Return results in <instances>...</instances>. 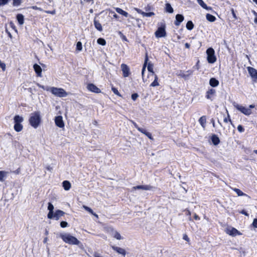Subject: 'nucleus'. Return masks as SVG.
<instances>
[{"label":"nucleus","mask_w":257,"mask_h":257,"mask_svg":"<svg viewBox=\"0 0 257 257\" xmlns=\"http://www.w3.org/2000/svg\"><path fill=\"white\" fill-rule=\"evenodd\" d=\"M60 236L66 243L75 245H79L80 243V242L76 237L68 233L61 234Z\"/></svg>","instance_id":"1"},{"label":"nucleus","mask_w":257,"mask_h":257,"mask_svg":"<svg viewBox=\"0 0 257 257\" xmlns=\"http://www.w3.org/2000/svg\"><path fill=\"white\" fill-rule=\"evenodd\" d=\"M48 90H50V91L54 96L59 97H66L68 95V93L62 88L51 87V88H48Z\"/></svg>","instance_id":"2"},{"label":"nucleus","mask_w":257,"mask_h":257,"mask_svg":"<svg viewBox=\"0 0 257 257\" xmlns=\"http://www.w3.org/2000/svg\"><path fill=\"white\" fill-rule=\"evenodd\" d=\"M29 122L32 127L37 128L41 122V118L38 113H34L30 117Z\"/></svg>","instance_id":"3"},{"label":"nucleus","mask_w":257,"mask_h":257,"mask_svg":"<svg viewBox=\"0 0 257 257\" xmlns=\"http://www.w3.org/2000/svg\"><path fill=\"white\" fill-rule=\"evenodd\" d=\"M14 130L17 132H21L23 128V126L22 124V122L24 121V118L22 116L19 115H16L14 118Z\"/></svg>","instance_id":"4"},{"label":"nucleus","mask_w":257,"mask_h":257,"mask_svg":"<svg viewBox=\"0 0 257 257\" xmlns=\"http://www.w3.org/2000/svg\"><path fill=\"white\" fill-rule=\"evenodd\" d=\"M207 55V60L209 63L213 64L216 61V57L215 55V51L212 48H209L206 50Z\"/></svg>","instance_id":"5"},{"label":"nucleus","mask_w":257,"mask_h":257,"mask_svg":"<svg viewBox=\"0 0 257 257\" xmlns=\"http://www.w3.org/2000/svg\"><path fill=\"white\" fill-rule=\"evenodd\" d=\"M108 231L110 234L111 236L117 240L123 239V237L121 236L120 234L112 227H109L108 229Z\"/></svg>","instance_id":"6"},{"label":"nucleus","mask_w":257,"mask_h":257,"mask_svg":"<svg viewBox=\"0 0 257 257\" xmlns=\"http://www.w3.org/2000/svg\"><path fill=\"white\" fill-rule=\"evenodd\" d=\"M247 69L253 81L257 82V70L251 67H247Z\"/></svg>","instance_id":"7"},{"label":"nucleus","mask_w":257,"mask_h":257,"mask_svg":"<svg viewBox=\"0 0 257 257\" xmlns=\"http://www.w3.org/2000/svg\"><path fill=\"white\" fill-rule=\"evenodd\" d=\"M155 36L158 38L165 37L166 36L165 26L159 28L155 32Z\"/></svg>","instance_id":"8"},{"label":"nucleus","mask_w":257,"mask_h":257,"mask_svg":"<svg viewBox=\"0 0 257 257\" xmlns=\"http://www.w3.org/2000/svg\"><path fill=\"white\" fill-rule=\"evenodd\" d=\"M55 123L56 126L62 128L64 127L65 124L61 116H57L55 118Z\"/></svg>","instance_id":"9"},{"label":"nucleus","mask_w":257,"mask_h":257,"mask_svg":"<svg viewBox=\"0 0 257 257\" xmlns=\"http://www.w3.org/2000/svg\"><path fill=\"white\" fill-rule=\"evenodd\" d=\"M120 67L122 72L123 76L124 77H128L131 74L130 70L128 66L125 64H122Z\"/></svg>","instance_id":"10"},{"label":"nucleus","mask_w":257,"mask_h":257,"mask_svg":"<svg viewBox=\"0 0 257 257\" xmlns=\"http://www.w3.org/2000/svg\"><path fill=\"white\" fill-rule=\"evenodd\" d=\"M87 88L88 90L94 93H99L101 92L100 89L92 83L88 84Z\"/></svg>","instance_id":"11"},{"label":"nucleus","mask_w":257,"mask_h":257,"mask_svg":"<svg viewBox=\"0 0 257 257\" xmlns=\"http://www.w3.org/2000/svg\"><path fill=\"white\" fill-rule=\"evenodd\" d=\"M226 232L227 234L232 236H236L237 235L240 234L239 231L236 229L231 227L226 228Z\"/></svg>","instance_id":"12"},{"label":"nucleus","mask_w":257,"mask_h":257,"mask_svg":"<svg viewBox=\"0 0 257 257\" xmlns=\"http://www.w3.org/2000/svg\"><path fill=\"white\" fill-rule=\"evenodd\" d=\"M111 248H112L113 250L117 252L118 254H121L123 256H124L126 254V251L124 249L122 248L115 246L114 245H112Z\"/></svg>","instance_id":"13"},{"label":"nucleus","mask_w":257,"mask_h":257,"mask_svg":"<svg viewBox=\"0 0 257 257\" xmlns=\"http://www.w3.org/2000/svg\"><path fill=\"white\" fill-rule=\"evenodd\" d=\"M34 70L35 72L36 73L37 75L39 77L42 76V68L38 64H35L33 66Z\"/></svg>","instance_id":"14"},{"label":"nucleus","mask_w":257,"mask_h":257,"mask_svg":"<svg viewBox=\"0 0 257 257\" xmlns=\"http://www.w3.org/2000/svg\"><path fill=\"white\" fill-rule=\"evenodd\" d=\"M152 188V187L149 185H139L133 187V189H142L145 190H151Z\"/></svg>","instance_id":"15"},{"label":"nucleus","mask_w":257,"mask_h":257,"mask_svg":"<svg viewBox=\"0 0 257 257\" xmlns=\"http://www.w3.org/2000/svg\"><path fill=\"white\" fill-rule=\"evenodd\" d=\"M234 107H235L238 111H239L241 112H247L249 110V108H245V107L239 105L237 104H235L234 105Z\"/></svg>","instance_id":"16"},{"label":"nucleus","mask_w":257,"mask_h":257,"mask_svg":"<svg viewBox=\"0 0 257 257\" xmlns=\"http://www.w3.org/2000/svg\"><path fill=\"white\" fill-rule=\"evenodd\" d=\"M184 20V17L182 15L177 14L176 16V21L175 24L176 26H179L180 23Z\"/></svg>","instance_id":"17"},{"label":"nucleus","mask_w":257,"mask_h":257,"mask_svg":"<svg viewBox=\"0 0 257 257\" xmlns=\"http://www.w3.org/2000/svg\"><path fill=\"white\" fill-rule=\"evenodd\" d=\"M65 214V212L60 210H57L55 211L54 214V218L56 220L59 219L61 216H63Z\"/></svg>","instance_id":"18"},{"label":"nucleus","mask_w":257,"mask_h":257,"mask_svg":"<svg viewBox=\"0 0 257 257\" xmlns=\"http://www.w3.org/2000/svg\"><path fill=\"white\" fill-rule=\"evenodd\" d=\"M219 84V81L215 78H211L209 80V84L212 87H217Z\"/></svg>","instance_id":"19"},{"label":"nucleus","mask_w":257,"mask_h":257,"mask_svg":"<svg viewBox=\"0 0 257 257\" xmlns=\"http://www.w3.org/2000/svg\"><path fill=\"white\" fill-rule=\"evenodd\" d=\"M9 174V172L5 171H0V182H4Z\"/></svg>","instance_id":"20"},{"label":"nucleus","mask_w":257,"mask_h":257,"mask_svg":"<svg viewBox=\"0 0 257 257\" xmlns=\"http://www.w3.org/2000/svg\"><path fill=\"white\" fill-rule=\"evenodd\" d=\"M231 189L233 190L234 191H235L238 196H247L248 198H250V196H248L247 194L242 192L239 189L235 188H231Z\"/></svg>","instance_id":"21"},{"label":"nucleus","mask_w":257,"mask_h":257,"mask_svg":"<svg viewBox=\"0 0 257 257\" xmlns=\"http://www.w3.org/2000/svg\"><path fill=\"white\" fill-rule=\"evenodd\" d=\"M62 184H63V187L64 189L66 191L69 190L70 189L71 186V183H70V182L68 181H67V180L64 181L62 183Z\"/></svg>","instance_id":"22"},{"label":"nucleus","mask_w":257,"mask_h":257,"mask_svg":"<svg viewBox=\"0 0 257 257\" xmlns=\"http://www.w3.org/2000/svg\"><path fill=\"white\" fill-rule=\"evenodd\" d=\"M17 19L19 24L22 25L24 23V17L22 14H18L17 16Z\"/></svg>","instance_id":"23"},{"label":"nucleus","mask_w":257,"mask_h":257,"mask_svg":"<svg viewBox=\"0 0 257 257\" xmlns=\"http://www.w3.org/2000/svg\"><path fill=\"white\" fill-rule=\"evenodd\" d=\"M215 93V90L213 89H210L207 92L206 97L208 99H212V97Z\"/></svg>","instance_id":"24"},{"label":"nucleus","mask_w":257,"mask_h":257,"mask_svg":"<svg viewBox=\"0 0 257 257\" xmlns=\"http://www.w3.org/2000/svg\"><path fill=\"white\" fill-rule=\"evenodd\" d=\"M94 25L95 28L99 31L101 32L102 31V27L101 24L97 20L94 19Z\"/></svg>","instance_id":"25"},{"label":"nucleus","mask_w":257,"mask_h":257,"mask_svg":"<svg viewBox=\"0 0 257 257\" xmlns=\"http://www.w3.org/2000/svg\"><path fill=\"white\" fill-rule=\"evenodd\" d=\"M211 141H212V143L214 145H217L220 142L219 138L215 135H213L212 136Z\"/></svg>","instance_id":"26"},{"label":"nucleus","mask_w":257,"mask_h":257,"mask_svg":"<svg viewBox=\"0 0 257 257\" xmlns=\"http://www.w3.org/2000/svg\"><path fill=\"white\" fill-rule=\"evenodd\" d=\"M198 3L204 9L207 10H211V7H208L207 5L204 3L202 0H197Z\"/></svg>","instance_id":"27"},{"label":"nucleus","mask_w":257,"mask_h":257,"mask_svg":"<svg viewBox=\"0 0 257 257\" xmlns=\"http://www.w3.org/2000/svg\"><path fill=\"white\" fill-rule=\"evenodd\" d=\"M115 11L118 14H120L121 15L124 16L125 17H127L128 16V13L127 12L124 11L123 10H122L120 8H115Z\"/></svg>","instance_id":"28"},{"label":"nucleus","mask_w":257,"mask_h":257,"mask_svg":"<svg viewBox=\"0 0 257 257\" xmlns=\"http://www.w3.org/2000/svg\"><path fill=\"white\" fill-rule=\"evenodd\" d=\"M148 61V58L147 55L146 54V58H145V63H144V66H143V69H142V77H144V72H145V71L146 70V66L147 65V63ZM143 79L144 82H145L144 78H143Z\"/></svg>","instance_id":"29"},{"label":"nucleus","mask_w":257,"mask_h":257,"mask_svg":"<svg viewBox=\"0 0 257 257\" xmlns=\"http://www.w3.org/2000/svg\"><path fill=\"white\" fill-rule=\"evenodd\" d=\"M206 19L210 22H213L216 20V18L209 14H207L206 16Z\"/></svg>","instance_id":"30"},{"label":"nucleus","mask_w":257,"mask_h":257,"mask_svg":"<svg viewBox=\"0 0 257 257\" xmlns=\"http://www.w3.org/2000/svg\"><path fill=\"white\" fill-rule=\"evenodd\" d=\"M155 79L154 81L151 84L150 86L152 87H156L159 85V83L158 81V76L157 75L154 74Z\"/></svg>","instance_id":"31"},{"label":"nucleus","mask_w":257,"mask_h":257,"mask_svg":"<svg viewBox=\"0 0 257 257\" xmlns=\"http://www.w3.org/2000/svg\"><path fill=\"white\" fill-rule=\"evenodd\" d=\"M165 10L167 12L169 13H172L173 12V9L169 3L166 4Z\"/></svg>","instance_id":"32"},{"label":"nucleus","mask_w":257,"mask_h":257,"mask_svg":"<svg viewBox=\"0 0 257 257\" xmlns=\"http://www.w3.org/2000/svg\"><path fill=\"white\" fill-rule=\"evenodd\" d=\"M199 122L201 124V125L203 127H205V123H206V117L203 116H202L200 118H199Z\"/></svg>","instance_id":"33"},{"label":"nucleus","mask_w":257,"mask_h":257,"mask_svg":"<svg viewBox=\"0 0 257 257\" xmlns=\"http://www.w3.org/2000/svg\"><path fill=\"white\" fill-rule=\"evenodd\" d=\"M194 28V24L191 21H188L186 24V28L189 30H191Z\"/></svg>","instance_id":"34"},{"label":"nucleus","mask_w":257,"mask_h":257,"mask_svg":"<svg viewBox=\"0 0 257 257\" xmlns=\"http://www.w3.org/2000/svg\"><path fill=\"white\" fill-rule=\"evenodd\" d=\"M153 67H154V66L153 65V64L151 63H148V70L149 72H151L152 73L153 75H154V72L153 71Z\"/></svg>","instance_id":"35"},{"label":"nucleus","mask_w":257,"mask_h":257,"mask_svg":"<svg viewBox=\"0 0 257 257\" xmlns=\"http://www.w3.org/2000/svg\"><path fill=\"white\" fill-rule=\"evenodd\" d=\"M97 43L102 46H104L106 44L105 40L103 38H99L97 40Z\"/></svg>","instance_id":"36"},{"label":"nucleus","mask_w":257,"mask_h":257,"mask_svg":"<svg viewBox=\"0 0 257 257\" xmlns=\"http://www.w3.org/2000/svg\"><path fill=\"white\" fill-rule=\"evenodd\" d=\"M142 15L143 17H150L154 16L155 14L153 12L145 13L143 12V13H142Z\"/></svg>","instance_id":"37"},{"label":"nucleus","mask_w":257,"mask_h":257,"mask_svg":"<svg viewBox=\"0 0 257 257\" xmlns=\"http://www.w3.org/2000/svg\"><path fill=\"white\" fill-rule=\"evenodd\" d=\"M22 2V0H13V5L14 6H19Z\"/></svg>","instance_id":"38"},{"label":"nucleus","mask_w":257,"mask_h":257,"mask_svg":"<svg viewBox=\"0 0 257 257\" xmlns=\"http://www.w3.org/2000/svg\"><path fill=\"white\" fill-rule=\"evenodd\" d=\"M37 85L39 87L45 90L48 91H50V90H48V88H51V87H49V86H46H46H45L44 85H42L40 84L39 83H37Z\"/></svg>","instance_id":"39"},{"label":"nucleus","mask_w":257,"mask_h":257,"mask_svg":"<svg viewBox=\"0 0 257 257\" xmlns=\"http://www.w3.org/2000/svg\"><path fill=\"white\" fill-rule=\"evenodd\" d=\"M83 208L87 211H88V212H89L90 213H91V214H93V210L90 208H89V207L86 206V205H83Z\"/></svg>","instance_id":"40"},{"label":"nucleus","mask_w":257,"mask_h":257,"mask_svg":"<svg viewBox=\"0 0 257 257\" xmlns=\"http://www.w3.org/2000/svg\"><path fill=\"white\" fill-rule=\"evenodd\" d=\"M111 90H112V91H113V92L115 94H116V95H118V96H120V97H121V95H120V94L119 93L118 91L117 90V89L116 88H115V87H112L111 88Z\"/></svg>","instance_id":"41"},{"label":"nucleus","mask_w":257,"mask_h":257,"mask_svg":"<svg viewBox=\"0 0 257 257\" xmlns=\"http://www.w3.org/2000/svg\"><path fill=\"white\" fill-rule=\"evenodd\" d=\"M76 48L78 51H81L82 49V44L80 42H78L76 44Z\"/></svg>","instance_id":"42"},{"label":"nucleus","mask_w":257,"mask_h":257,"mask_svg":"<svg viewBox=\"0 0 257 257\" xmlns=\"http://www.w3.org/2000/svg\"><path fill=\"white\" fill-rule=\"evenodd\" d=\"M138 131L146 136H147V134L149 133V132H148L146 130L141 127L140 128H138Z\"/></svg>","instance_id":"43"},{"label":"nucleus","mask_w":257,"mask_h":257,"mask_svg":"<svg viewBox=\"0 0 257 257\" xmlns=\"http://www.w3.org/2000/svg\"><path fill=\"white\" fill-rule=\"evenodd\" d=\"M48 209L49 210V211H53L54 206L50 202L48 203Z\"/></svg>","instance_id":"44"},{"label":"nucleus","mask_w":257,"mask_h":257,"mask_svg":"<svg viewBox=\"0 0 257 257\" xmlns=\"http://www.w3.org/2000/svg\"><path fill=\"white\" fill-rule=\"evenodd\" d=\"M0 67L2 69L3 71H5L6 69V65L4 63L2 62L0 60Z\"/></svg>","instance_id":"45"},{"label":"nucleus","mask_w":257,"mask_h":257,"mask_svg":"<svg viewBox=\"0 0 257 257\" xmlns=\"http://www.w3.org/2000/svg\"><path fill=\"white\" fill-rule=\"evenodd\" d=\"M67 225H68V223L66 221H63L60 222V226L62 228L66 227L67 226Z\"/></svg>","instance_id":"46"},{"label":"nucleus","mask_w":257,"mask_h":257,"mask_svg":"<svg viewBox=\"0 0 257 257\" xmlns=\"http://www.w3.org/2000/svg\"><path fill=\"white\" fill-rule=\"evenodd\" d=\"M54 214L53 211H49L48 214V218L49 219L54 218Z\"/></svg>","instance_id":"47"},{"label":"nucleus","mask_w":257,"mask_h":257,"mask_svg":"<svg viewBox=\"0 0 257 257\" xmlns=\"http://www.w3.org/2000/svg\"><path fill=\"white\" fill-rule=\"evenodd\" d=\"M9 2V0H0V6L6 5Z\"/></svg>","instance_id":"48"},{"label":"nucleus","mask_w":257,"mask_h":257,"mask_svg":"<svg viewBox=\"0 0 257 257\" xmlns=\"http://www.w3.org/2000/svg\"><path fill=\"white\" fill-rule=\"evenodd\" d=\"M227 117H225L224 118V121L225 122H227L228 121H230V122H231V119L230 118V116L229 115V113H227Z\"/></svg>","instance_id":"49"},{"label":"nucleus","mask_w":257,"mask_h":257,"mask_svg":"<svg viewBox=\"0 0 257 257\" xmlns=\"http://www.w3.org/2000/svg\"><path fill=\"white\" fill-rule=\"evenodd\" d=\"M138 96H139L137 93H134L132 95V98L133 100H136Z\"/></svg>","instance_id":"50"},{"label":"nucleus","mask_w":257,"mask_h":257,"mask_svg":"<svg viewBox=\"0 0 257 257\" xmlns=\"http://www.w3.org/2000/svg\"><path fill=\"white\" fill-rule=\"evenodd\" d=\"M252 225L254 227L257 228V219L256 218H255L253 219Z\"/></svg>","instance_id":"51"},{"label":"nucleus","mask_w":257,"mask_h":257,"mask_svg":"<svg viewBox=\"0 0 257 257\" xmlns=\"http://www.w3.org/2000/svg\"><path fill=\"white\" fill-rule=\"evenodd\" d=\"M47 14H52V15H55L56 14V11L55 10L52 11H44Z\"/></svg>","instance_id":"52"},{"label":"nucleus","mask_w":257,"mask_h":257,"mask_svg":"<svg viewBox=\"0 0 257 257\" xmlns=\"http://www.w3.org/2000/svg\"><path fill=\"white\" fill-rule=\"evenodd\" d=\"M177 75L181 77H185V75L184 74V73L182 71H180L179 72L177 73Z\"/></svg>","instance_id":"53"},{"label":"nucleus","mask_w":257,"mask_h":257,"mask_svg":"<svg viewBox=\"0 0 257 257\" xmlns=\"http://www.w3.org/2000/svg\"><path fill=\"white\" fill-rule=\"evenodd\" d=\"M31 9H33V10H39L40 11H42L43 10L40 8H39L36 6H32L31 7Z\"/></svg>","instance_id":"54"},{"label":"nucleus","mask_w":257,"mask_h":257,"mask_svg":"<svg viewBox=\"0 0 257 257\" xmlns=\"http://www.w3.org/2000/svg\"><path fill=\"white\" fill-rule=\"evenodd\" d=\"M237 130L239 132H243L244 131V128L241 125H239L237 126Z\"/></svg>","instance_id":"55"},{"label":"nucleus","mask_w":257,"mask_h":257,"mask_svg":"<svg viewBox=\"0 0 257 257\" xmlns=\"http://www.w3.org/2000/svg\"><path fill=\"white\" fill-rule=\"evenodd\" d=\"M131 122L134 124V126L138 130V128H140L138 125L133 120H131Z\"/></svg>","instance_id":"56"},{"label":"nucleus","mask_w":257,"mask_h":257,"mask_svg":"<svg viewBox=\"0 0 257 257\" xmlns=\"http://www.w3.org/2000/svg\"><path fill=\"white\" fill-rule=\"evenodd\" d=\"M10 25L11 27H12V28H13L14 30H15V31L16 32L17 31V29H16V27L15 26V25L13 22H10Z\"/></svg>","instance_id":"57"},{"label":"nucleus","mask_w":257,"mask_h":257,"mask_svg":"<svg viewBox=\"0 0 257 257\" xmlns=\"http://www.w3.org/2000/svg\"><path fill=\"white\" fill-rule=\"evenodd\" d=\"M134 10L136 11L138 13L141 14V15H142V13H143V12L138 8H135Z\"/></svg>","instance_id":"58"},{"label":"nucleus","mask_w":257,"mask_h":257,"mask_svg":"<svg viewBox=\"0 0 257 257\" xmlns=\"http://www.w3.org/2000/svg\"><path fill=\"white\" fill-rule=\"evenodd\" d=\"M240 213L242 214L245 215L246 216H248V215H249L244 210H242V211H241L240 212Z\"/></svg>","instance_id":"59"},{"label":"nucleus","mask_w":257,"mask_h":257,"mask_svg":"<svg viewBox=\"0 0 257 257\" xmlns=\"http://www.w3.org/2000/svg\"><path fill=\"white\" fill-rule=\"evenodd\" d=\"M183 239L189 241V238H188V236L186 234H184L183 237Z\"/></svg>","instance_id":"60"},{"label":"nucleus","mask_w":257,"mask_h":257,"mask_svg":"<svg viewBox=\"0 0 257 257\" xmlns=\"http://www.w3.org/2000/svg\"><path fill=\"white\" fill-rule=\"evenodd\" d=\"M150 140H153L154 139L153 138L152 136V134L149 133V134H147V136Z\"/></svg>","instance_id":"61"},{"label":"nucleus","mask_w":257,"mask_h":257,"mask_svg":"<svg viewBox=\"0 0 257 257\" xmlns=\"http://www.w3.org/2000/svg\"><path fill=\"white\" fill-rule=\"evenodd\" d=\"M194 217L195 220L200 219V217L196 214H194Z\"/></svg>","instance_id":"62"},{"label":"nucleus","mask_w":257,"mask_h":257,"mask_svg":"<svg viewBox=\"0 0 257 257\" xmlns=\"http://www.w3.org/2000/svg\"><path fill=\"white\" fill-rule=\"evenodd\" d=\"M254 14L255 15V18L254 19V23H257V13L254 12Z\"/></svg>","instance_id":"63"},{"label":"nucleus","mask_w":257,"mask_h":257,"mask_svg":"<svg viewBox=\"0 0 257 257\" xmlns=\"http://www.w3.org/2000/svg\"><path fill=\"white\" fill-rule=\"evenodd\" d=\"M186 48H190V45L188 43H186L185 45Z\"/></svg>","instance_id":"64"}]
</instances>
